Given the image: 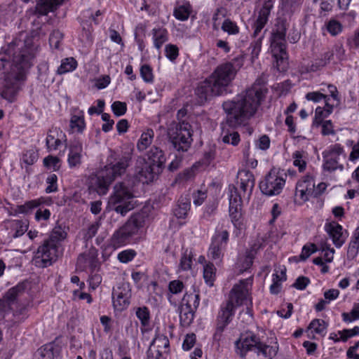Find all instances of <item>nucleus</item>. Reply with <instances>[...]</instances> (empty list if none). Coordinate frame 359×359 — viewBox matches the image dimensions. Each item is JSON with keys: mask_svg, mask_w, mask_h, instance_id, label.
<instances>
[{"mask_svg": "<svg viewBox=\"0 0 359 359\" xmlns=\"http://www.w3.org/2000/svg\"><path fill=\"white\" fill-rule=\"evenodd\" d=\"M95 260L94 255L91 253L81 254L77 259V264L80 268L86 269L87 267H92Z\"/></svg>", "mask_w": 359, "mask_h": 359, "instance_id": "obj_44", "label": "nucleus"}, {"mask_svg": "<svg viewBox=\"0 0 359 359\" xmlns=\"http://www.w3.org/2000/svg\"><path fill=\"white\" fill-rule=\"evenodd\" d=\"M130 238V236L128 234V232L127 233L121 227L114 233L111 238V244L116 248L120 247L125 245Z\"/></svg>", "mask_w": 359, "mask_h": 359, "instance_id": "obj_32", "label": "nucleus"}, {"mask_svg": "<svg viewBox=\"0 0 359 359\" xmlns=\"http://www.w3.org/2000/svg\"><path fill=\"white\" fill-rule=\"evenodd\" d=\"M38 155L34 151L28 150L23 153L20 161L27 165H31L36 161Z\"/></svg>", "mask_w": 359, "mask_h": 359, "instance_id": "obj_53", "label": "nucleus"}, {"mask_svg": "<svg viewBox=\"0 0 359 359\" xmlns=\"http://www.w3.org/2000/svg\"><path fill=\"white\" fill-rule=\"evenodd\" d=\"M343 147L339 144H334L323 152V168L327 171H334L337 169H343V165L339 163L341 158H344Z\"/></svg>", "mask_w": 359, "mask_h": 359, "instance_id": "obj_13", "label": "nucleus"}, {"mask_svg": "<svg viewBox=\"0 0 359 359\" xmlns=\"http://www.w3.org/2000/svg\"><path fill=\"white\" fill-rule=\"evenodd\" d=\"M101 15L100 11H97L95 13V15H93L92 12L90 11H86L83 13V16L81 18V24L83 27V29L86 32V36L87 37L89 36L90 34V29L88 28V25L87 24V20H85V18H89L95 22V24H97L98 22L97 21L96 18L100 16Z\"/></svg>", "mask_w": 359, "mask_h": 359, "instance_id": "obj_40", "label": "nucleus"}, {"mask_svg": "<svg viewBox=\"0 0 359 359\" xmlns=\"http://www.w3.org/2000/svg\"><path fill=\"white\" fill-rule=\"evenodd\" d=\"M99 228L98 223L95 222L90 224L87 229L83 231V238L85 241H88L95 236Z\"/></svg>", "mask_w": 359, "mask_h": 359, "instance_id": "obj_61", "label": "nucleus"}, {"mask_svg": "<svg viewBox=\"0 0 359 359\" xmlns=\"http://www.w3.org/2000/svg\"><path fill=\"white\" fill-rule=\"evenodd\" d=\"M111 109L114 115L116 116H121L126 114L127 110V105L126 102L115 101L111 104Z\"/></svg>", "mask_w": 359, "mask_h": 359, "instance_id": "obj_57", "label": "nucleus"}, {"mask_svg": "<svg viewBox=\"0 0 359 359\" xmlns=\"http://www.w3.org/2000/svg\"><path fill=\"white\" fill-rule=\"evenodd\" d=\"M57 177L55 174H50L46 178V183L48 184L46 188V192L50 194L57 191Z\"/></svg>", "mask_w": 359, "mask_h": 359, "instance_id": "obj_56", "label": "nucleus"}, {"mask_svg": "<svg viewBox=\"0 0 359 359\" xmlns=\"http://www.w3.org/2000/svg\"><path fill=\"white\" fill-rule=\"evenodd\" d=\"M295 194L303 201H309L310 197H316L315 182L312 176L307 175L297 182Z\"/></svg>", "mask_w": 359, "mask_h": 359, "instance_id": "obj_16", "label": "nucleus"}, {"mask_svg": "<svg viewBox=\"0 0 359 359\" xmlns=\"http://www.w3.org/2000/svg\"><path fill=\"white\" fill-rule=\"evenodd\" d=\"M64 35L59 30H53L50 34L49 44L50 46L55 50L61 49V43L63 39Z\"/></svg>", "mask_w": 359, "mask_h": 359, "instance_id": "obj_42", "label": "nucleus"}, {"mask_svg": "<svg viewBox=\"0 0 359 359\" xmlns=\"http://www.w3.org/2000/svg\"><path fill=\"white\" fill-rule=\"evenodd\" d=\"M169 345V339L166 336L163 334L156 336L147 351L148 359H160L163 352H166L168 349Z\"/></svg>", "mask_w": 359, "mask_h": 359, "instance_id": "obj_19", "label": "nucleus"}, {"mask_svg": "<svg viewBox=\"0 0 359 359\" xmlns=\"http://www.w3.org/2000/svg\"><path fill=\"white\" fill-rule=\"evenodd\" d=\"M254 254L253 252L249 251L246 255L239 257L236 264L239 273H243L251 267L253 263Z\"/></svg>", "mask_w": 359, "mask_h": 359, "instance_id": "obj_31", "label": "nucleus"}, {"mask_svg": "<svg viewBox=\"0 0 359 359\" xmlns=\"http://www.w3.org/2000/svg\"><path fill=\"white\" fill-rule=\"evenodd\" d=\"M168 289L172 294H178L183 290L184 284L179 280H172L169 283Z\"/></svg>", "mask_w": 359, "mask_h": 359, "instance_id": "obj_63", "label": "nucleus"}, {"mask_svg": "<svg viewBox=\"0 0 359 359\" xmlns=\"http://www.w3.org/2000/svg\"><path fill=\"white\" fill-rule=\"evenodd\" d=\"M65 0H39L35 7V13L39 16L46 15L55 11Z\"/></svg>", "mask_w": 359, "mask_h": 359, "instance_id": "obj_21", "label": "nucleus"}, {"mask_svg": "<svg viewBox=\"0 0 359 359\" xmlns=\"http://www.w3.org/2000/svg\"><path fill=\"white\" fill-rule=\"evenodd\" d=\"M340 338L343 341H346L348 338L359 334V327L355 326L353 329H345L342 331H339Z\"/></svg>", "mask_w": 359, "mask_h": 359, "instance_id": "obj_60", "label": "nucleus"}, {"mask_svg": "<svg viewBox=\"0 0 359 359\" xmlns=\"http://www.w3.org/2000/svg\"><path fill=\"white\" fill-rule=\"evenodd\" d=\"M273 4L271 0H266L262 7L255 13V20L252 25L253 41L250 44L252 53L258 55L261 50L262 40L264 38L265 31L262 32L267 24Z\"/></svg>", "mask_w": 359, "mask_h": 359, "instance_id": "obj_6", "label": "nucleus"}, {"mask_svg": "<svg viewBox=\"0 0 359 359\" xmlns=\"http://www.w3.org/2000/svg\"><path fill=\"white\" fill-rule=\"evenodd\" d=\"M134 194L130 188L123 182L117 183L114 187L113 194L109 200L111 208L122 216H125L134 208Z\"/></svg>", "mask_w": 359, "mask_h": 359, "instance_id": "obj_8", "label": "nucleus"}, {"mask_svg": "<svg viewBox=\"0 0 359 359\" xmlns=\"http://www.w3.org/2000/svg\"><path fill=\"white\" fill-rule=\"evenodd\" d=\"M241 205H229V215L234 226L241 224Z\"/></svg>", "mask_w": 359, "mask_h": 359, "instance_id": "obj_49", "label": "nucleus"}, {"mask_svg": "<svg viewBox=\"0 0 359 359\" xmlns=\"http://www.w3.org/2000/svg\"><path fill=\"white\" fill-rule=\"evenodd\" d=\"M242 197H243V193L241 192L237 187L233 185H230L229 187V205H234L236 206L241 205Z\"/></svg>", "mask_w": 359, "mask_h": 359, "instance_id": "obj_38", "label": "nucleus"}, {"mask_svg": "<svg viewBox=\"0 0 359 359\" xmlns=\"http://www.w3.org/2000/svg\"><path fill=\"white\" fill-rule=\"evenodd\" d=\"M238 180L243 182V183L247 184V187L249 185L252 187H255V177L253 174L246 170H243L238 172Z\"/></svg>", "mask_w": 359, "mask_h": 359, "instance_id": "obj_50", "label": "nucleus"}, {"mask_svg": "<svg viewBox=\"0 0 359 359\" xmlns=\"http://www.w3.org/2000/svg\"><path fill=\"white\" fill-rule=\"evenodd\" d=\"M285 180L276 170H272L259 183L261 191L266 196L278 195L283 189Z\"/></svg>", "mask_w": 359, "mask_h": 359, "instance_id": "obj_12", "label": "nucleus"}, {"mask_svg": "<svg viewBox=\"0 0 359 359\" xmlns=\"http://www.w3.org/2000/svg\"><path fill=\"white\" fill-rule=\"evenodd\" d=\"M191 126L185 121L172 122L167 130L168 142L177 151L185 152L189 150L193 141Z\"/></svg>", "mask_w": 359, "mask_h": 359, "instance_id": "obj_7", "label": "nucleus"}, {"mask_svg": "<svg viewBox=\"0 0 359 359\" xmlns=\"http://www.w3.org/2000/svg\"><path fill=\"white\" fill-rule=\"evenodd\" d=\"M86 126L82 113L79 115H72L70 120V127L72 130L81 133Z\"/></svg>", "mask_w": 359, "mask_h": 359, "instance_id": "obj_43", "label": "nucleus"}, {"mask_svg": "<svg viewBox=\"0 0 359 359\" xmlns=\"http://www.w3.org/2000/svg\"><path fill=\"white\" fill-rule=\"evenodd\" d=\"M196 310L187 309V307H180V320L183 327H187L193 322Z\"/></svg>", "mask_w": 359, "mask_h": 359, "instance_id": "obj_30", "label": "nucleus"}, {"mask_svg": "<svg viewBox=\"0 0 359 359\" xmlns=\"http://www.w3.org/2000/svg\"><path fill=\"white\" fill-rule=\"evenodd\" d=\"M199 303L200 295L198 293H196L195 292L191 293L186 292L182 299L181 306L187 307V309L196 310L199 306Z\"/></svg>", "mask_w": 359, "mask_h": 359, "instance_id": "obj_27", "label": "nucleus"}, {"mask_svg": "<svg viewBox=\"0 0 359 359\" xmlns=\"http://www.w3.org/2000/svg\"><path fill=\"white\" fill-rule=\"evenodd\" d=\"M165 54L168 60L173 62L179 55V48L176 45L167 44L165 47Z\"/></svg>", "mask_w": 359, "mask_h": 359, "instance_id": "obj_54", "label": "nucleus"}, {"mask_svg": "<svg viewBox=\"0 0 359 359\" xmlns=\"http://www.w3.org/2000/svg\"><path fill=\"white\" fill-rule=\"evenodd\" d=\"M190 15L189 6H180L175 8L174 11V16L180 20L184 21L189 18Z\"/></svg>", "mask_w": 359, "mask_h": 359, "instance_id": "obj_51", "label": "nucleus"}, {"mask_svg": "<svg viewBox=\"0 0 359 359\" xmlns=\"http://www.w3.org/2000/svg\"><path fill=\"white\" fill-rule=\"evenodd\" d=\"M131 163L130 153L111 151L107 164L97 175V191L100 194H105L112 182L126 173Z\"/></svg>", "mask_w": 359, "mask_h": 359, "instance_id": "obj_4", "label": "nucleus"}, {"mask_svg": "<svg viewBox=\"0 0 359 359\" xmlns=\"http://www.w3.org/2000/svg\"><path fill=\"white\" fill-rule=\"evenodd\" d=\"M147 161L152 165H156L157 167L162 168V166L165 162V156L163 151L156 146H153L150 148L147 152Z\"/></svg>", "mask_w": 359, "mask_h": 359, "instance_id": "obj_22", "label": "nucleus"}, {"mask_svg": "<svg viewBox=\"0 0 359 359\" xmlns=\"http://www.w3.org/2000/svg\"><path fill=\"white\" fill-rule=\"evenodd\" d=\"M216 269L212 263H208L203 266V278L207 285L212 286L215 277Z\"/></svg>", "mask_w": 359, "mask_h": 359, "instance_id": "obj_37", "label": "nucleus"}, {"mask_svg": "<svg viewBox=\"0 0 359 359\" xmlns=\"http://www.w3.org/2000/svg\"><path fill=\"white\" fill-rule=\"evenodd\" d=\"M154 46L157 50H160L162 46L168 40V32L163 27L154 28L151 30Z\"/></svg>", "mask_w": 359, "mask_h": 359, "instance_id": "obj_25", "label": "nucleus"}, {"mask_svg": "<svg viewBox=\"0 0 359 359\" xmlns=\"http://www.w3.org/2000/svg\"><path fill=\"white\" fill-rule=\"evenodd\" d=\"M43 165L57 171L60 168V159L57 156H48L43 159Z\"/></svg>", "mask_w": 359, "mask_h": 359, "instance_id": "obj_52", "label": "nucleus"}, {"mask_svg": "<svg viewBox=\"0 0 359 359\" xmlns=\"http://www.w3.org/2000/svg\"><path fill=\"white\" fill-rule=\"evenodd\" d=\"M328 326V323L322 319L313 320L309 325V329L313 330L316 334L325 335Z\"/></svg>", "mask_w": 359, "mask_h": 359, "instance_id": "obj_39", "label": "nucleus"}, {"mask_svg": "<svg viewBox=\"0 0 359 359\" xmlns=\"http://www.w3.org/2000/svg\"><path fill=\"white\" fill-rule=\"evenodd\" d=\"M270 139L269 137L264 135L261 136L255 142L256 147L262 149V150H266L270 147Z\"/></svg>", "mask_w": 359, "mask_h": 359, "instance_id": "obj_64", "label": "nucleus"}, {"mask_svg": "<svg viewBox=\"0 0 359 359\" xmlns=\"http://www.w3.org/2000/svg\"><path fill=\"white\" fill-rule=\"evenodd\" d=\"M229 240V233L226 230L217 233L212 239L208 250V257L215 262H220L223 256L222 250Z\"/></svg>", "mask_w": 359, "mask_h": 359, "instance_id": "obj_15", "label": "nucleus"}, {"mask_svg": "<svg viewBox=\"0 0 359 359\" xmlns=\"http://www.w3.org/2000/svg\"><path fill=\"white\" fill-rule=\"evenodd\" d=\"M192 264V255L191 252L188 253L186 250L182 255L180 266L184 271H187L191 268Z\"/></svg>", "mask_w": 359, "mask_h": 359, "instance_id": "obj_55", "label": "nucleus"}, {"mask_svg": "<svg viewBox=\"0 0 359 359\" xmlns=\"http://www.w3.org/2000/svg\"><path fill=\"white\" fill-rule=\"evenodd\" d=\"M317 251V247L315 244H309L305 245L302 250V253L300 255V259L302 261H305L307 258H309L313 253Z\"/></svg>", "mask_w": 359, "mask_h": 359, "instance_id": "obj_62", "label": "nucleus"}, {"mask_svg": "<svg viewBox=\"0 0 359 359\" xmlns=\"http://www.w3.org/2000/svg\"><path fill=\"white\" fill-rule=\"evenodd\" d=\"M62 254V246L45 240L34 253L32 262L36 267L46 268L55 262Z\"/></svg>", "mask_w": 359, "mask_h": 359, "instance_id": "obj_9", "label": "nucleus"}, {"mask_svg": "<svg viewBox=\"0 0 359 359\" xmlns=\"http://www.w3.org/2000/svg\"><path fill=\"white\" fill-rule=\"evenodd\" d=\"M236 306L231 304V302L227 301L225 304H222L218 313L217 320L229 323L234 315Z\"/></svg>", "mask_w": 359, "mask_h": 359, "instance_id": "obj_26", "label": "nucleus"}, {"mask_svg": "<svg viewBox=\"0 0 359 359\" xmlns=\"http://www.w3.org/2000/svg\"><path fill=\"white\" fill-rule=\"evenodd\" d=\"M266 93L267 89L264 86L255 83L233 99L223 102L222 108L226 114L225 121L221 124L223 142L233 146L238 144L240 135L234 129L248 124L257 113Z\"/></svg>", "mask_w": 359, "mask_h": 359, "instance_id": "obj_1", "label": "nucleus"}, {"mask_svg": "<svg viewBox=\"0 0 359 359\" xmlns=\"http://www.w3.org/2000/svg\"><path fill=\"white\" fill-rule=\"evenodd\" d=\"M25 290L24 283H19L10 288L4 295L5 300L8 303H13L19 295L22 294Z\"/></svg>", "mask_w": 359, "mask_h": 359, "instance_id": "obj_34", "label": "nucleus"}, {"mask_svg": "<svg viewBox=\"0 0 359 359\" xmlns=\"http://www.w3.org/2000/svg\"><path fill=\"white\" fill-rule=\"evenodd\" d=\"M77 61L72 57L62 60L60 66L57 68L58 74H64L74 71L77 67Z\"/></svg>", "mask_w": 359, "mask_h": 359, "instance_id": "obj_33", "label": "nucleus"}, {"mask_svg": "<svg viewBox=\"0 0 359 359\" xmlns=\"http://www.w3.org/2000/svg\"><path fill=\"white\" fill-rule=\"evenodd\" d=\"M65 137V134L59 128H55L50 130L46 139L47 149L49 151L57 149Z\"/></svg>", "mask_w": 359, "mask_h": 359, "instance_id": "obj_20", "label": "nucleus"}, {"mask_svg": "<svg viewBox=\"0 0 359 359\" xmlns=\"http://www.w3.org/2000/svg\"><path fill=\"white\" fill-rule=\"evenodd\" d=\"M39 44L32 36L23 41L15 40L5 50L8 58L1 60H12V67L4 74L2 96L6 99L13 98L20 90V82L25 79V71L33 65V60L39 50Z\"/></svg>", "mask_w": 359, "mask_h": 359, "instance_id": "obj_2", "label": "nucleus"}, {"mask_svg": "<svg viewBox=\"0 0 359 359\" xmlns=\"http://www.w3.org/2000/svg\"><path fill=\"white\" fill-rule=\"evenodd\" d=\"M243 65V57L241 55L219 65L208 78L196 87L195 95L198 103L203 104L212 97L226 92L227 86L235 79Z\"/></svg>", "mask_w": 359, "mask_h": 359, "instance_id": "obj_3", "label": "nucleus"}, {"mask_svg": "<svg viewBox=\"0 0 359 359\" xmlns=\"http://www.w3.org/2000/svg\"><path fill=\"white\" fill-rule=\"evenodd\" d=\"M144 222V218L142 215H135L131 217L122 226V228L125 230V231L127 233L128 232V234L131 237L132 236L137 233L140 229L143 226Z\"/></svg>", "mask_w": 359, "mask_h": 359, "instance_id": "obj_23", "label": "nucleus"}, {"mask_svg": "<svg viewBox=\"0 0 359 359\" xmlns=\"http://www.w3.org/2000/svg\"><path fill=\"white\" fill-rule=\"evenodd\" d=\"M292 157L293 158V165L295 167L298 168V170L300 172H304L306 169L307 164V153L303 150L295 151L292 154Z\"/></svg>", "mask_w": 359, "mask_h": 359, "instance_id": "obj_29", "label": "nucleus"}, {"mask_svg": "<svg viewBox=\"0 0 359 359\" xmlns=\"http://www.w3.org/2000/svg\"><path fill=\"white\" fill-rule=\"evenodd\" d=\"M287 23L283 19H278L271 37V49L273 56L278 64L286 57V32Z\"/></svg>", "mask_w": 359, "mask_h": 359, "instance_id": "obj_10", "label": "nucleus"}, {"mask_svg": "<svg viewBox=\"0 0 359 359\" xmlns=\"http://www.w3.org/2000/svg\"><path fill=\"white\" fill-rule=\"evenodd\" d=\"M135 315L142 326L146 327L149 325L151 317L149 309L147 306H143L136 308Z\"/></svg>", "mask_w": 359, "mask_h": 359, "instance_id": "obj_36", "label": "nucleus"}, {"mask_svg": "<svg viewBox=\"0 0 359 359\" xmlns=\"http://www.w3.org/2000/svg\"><path fill=\"white\" fill-rule=\"evenodd\" d=\"M190 209V203L187 201H180L174 214L177 218H184Z\"/></svg>", "mask_w": 359, "mask_h": 359, "instance_id": "obj_48", "label": "nucleus"}, {"mask_svg": "<svg viewBox=\"0 0 359 359\" xmlns=\"http://www.w3.org/2000/svg\"><path fill=\"white\" fill-rule=\"evenodd\" d=\"M222 30L229 35H236L239 33L240 29L237 24L231 19H225L222 25Z\"/></svg>", "mask_w": 359, "mask_h": 359, "instance_id": "obj_45", "label": "nucleus"}, {"mask_svg": "<svg viewBox=\"0 0 359 359\" xmlns=\"http://www.w3.org/2000/svg\"><path fill=\"white\" fill-rule=\"evenodd\" d=\"M136 252L133 250H126L118 254V259L122 263H128L133 259Z\"/></svg>", "mask_w": 359, "mask_h": 359, "instance_id": "obj_59", "label": "nucleus"}, {"mask_svg": "<svg viewBox=\"0 0 359 359\" xmlns=\"http://www.w3.org/2000/svg\"><path fill=\"white\" fill-rule=\"evenodd\" d=\"M154 137V132L152 129L148 128L140 136L137 148L140 151H145L151 144Z\"/></svg>", "mask_w": 359, "mask_h": 359, "instance_id": "obj_28", "label": "nucleus"}, {"mask_svg": "<svg viewBox=\"0 0 359 359\" xmlns=\"http://www.w3.org/2000/svg\"><path fill=\"white\" fill-rule=\"evenodd\" d=\"M325 231L329 235L336 248H341L345 243L348 233L343 230L341 225L336 222H327L325 224Z\"/></svg>", "mask_w": 359, "mask_h": 359, "instance_id": "obj_17", "label": "nucleus"}, {"mask_svg": "<svg viewBox=\"0 0 359 359\" xmlns=\"http://www.w3.org/2000/svg\"><path fill=\"white\" fill-rule=\"evenodd\" d=\"M253 283L252 276L240 280L230 291L229 302L236 307L243 304H252L251 290Z\"/></svg>", "mask_w": 359, "mask_h": 359, "instance_id": "obj_11", "label": "nucleus"}, {"mask_svg": "<svg viewBox=\"0 0 359 359\" xmlns=\"http://www.w3.org/2000/svg\"><path fill=\"white\" fill-rule=\"evenodd\" d=\"M236 353L245 358L248 351H254L257 355H262L269 359L273 358L277 354L278 347L276 345L269 346L264 344L260 339L252 332L242 334L235 343Z\"/></svg>", "mask_w": 359, "mask_h": 359, "instance_id": "obj_5", "label": "nucleus"}, {"mask_svg": "<svg viewBox=\"0 0 359 359\" xmlns=\"http://www.w3.org/2000/svg\"><path fill=\"white\" fill-rule=\"evenodd\" d=\"M325 26L327 31L332 36H337L342 32V25L334 19H332L328 21Z\"/></svg>", "mask_w": 359, "mask_h": 359, "instance_id": "obj_47", "label": "nucleus"}, {"mask_svg": "<svg viewBox=\"0 0 359 359\" xmlns=\"http://www.w3.org/2000/svg\"><path fill=\"white\" fill-rule=\"evenodd\" d=\"M140 75L147 83H151L154 80L152 69L148 65H144L140 68Z\"/></svg>", "mask_w": 359, "mask_h": 359, "instance_id": "obj_58", "label": "nucleus"}, {"mask_svg": "<svg viewBox=\"0 0 359 359\" xmlns=\"http://www.w3.org/2000/svg\"><path fill=\"white\" fill-rule=\"evenodd\" d=\"M343 320L346 323H351L359 319V303H355L351 311L348 313H343Z\"/></svg>", "mask_w": 359, "mask_h": 359, "instance_id": "obj_46", "label": "nucleus"}, {"mask_svg": "<svg viewBox=\"0 0 359 359\" xmlns=\"http://www.w3.org/2000/svg\"><path fill=\"white\" fill-rule=\"evenodd\" d=\"M66 232L60 226H56L53 229L49 238L46 240L61 246V242L66 238Z\"/></svg>", "mask_w": 359, "mask_h": 359, "instance_id": "obj_35", "label": "nucleus"}, {"mask_svg": "<svg viewBox=\"0 0 359 359\" xmlns=\"http://www.w3.org/2000/svg\"><path fill=\"white\" fill-rule=\"evenodd\" d=\"M83 144L79 140L70 143L68 147L67 163L69 168H79L83 158Z\"/></svg>", "mask_w": 359, "mask_h": 359, "instance_id": "obj_18", "label": "nucleus"}, {"mask_svg": "<svg viewBox=\"0 0 359 359\" xmlns=\"http://www.w3.org/2000/svg\"><path fill=\"white\" fill-rule=\"evenodd\" d=\"M131 290L128 283H121L113 290L112 302L116 310L123 311L127 309L130 304Z\"/></svg>", "mask_w": 359, "mask_h": 359, "instance_id": "obj_14", "label": "nucleus"}, {"mask_svg": "<svg viewBox=\"0 0 359 359\" xmlns=\"http://www.w3.org/2000/svg\"><path fill=\"white\" fill-rule=\"evenodd\" d=\"M161 171V168L145 161L143 168L138 172V175L140 180L144 179L145 182H149L153 181L155 175Z\"/></svg>", "mask_w": 359, "mask_h": 359, "instance_id": "obj_24", "label": "nucleus"}, {"mask_svg": "<svg viewBox=\"0 0 359 359\" xmlns=\"http://www.w3.org/2000/svg\"><path fill=\"white\" fill-rule=\"evenodd\" d=\"M286 280V274L284 271H281V277L275 273L273 275V283L270 286V292L271 294H277L281 290V282Z\"/></svg>", "mask_w": 359, "mask_h": 359, "instance_id": "obj_41", "label": "nucleus"}]
</instances>
